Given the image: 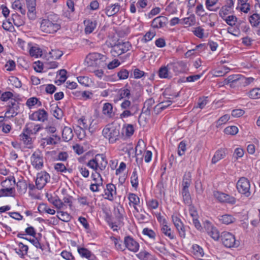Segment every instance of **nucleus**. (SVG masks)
Masks as SVG:
<instances>
[{"instance_id": "1", "label": "nucleus", "mask_w": 260, "mask_h": 260, "mask_svg": "<svg viewBox=\"0 0 260 260\" xmlns=\"http://www.w3.org/2000/svg\"><path fill=\"white\" fill-rule=\"evenodd\" d=\"M107 57L99 53H89L86 57L85 62L88 67H104L107 63Z\"/></svg>"}, {"instance_id": "2", "label": "nucleus", "mask_w": 260, "mask_h": 260, "mask_svg": "<svg viewBox=\"0 0 260 260\" xmlns=\"http://www.w3.org/2000/svg\"><path fill=\"white\" fill-rule=\"evenodd\" d=\"M102 134L110 143H115L119 139V129L112 124L107 125L103 129Z\"/></svg>"}, {"instance_id": "3", "label": "nucleus", "mask_w": 260, "mask_h": 260, "mask_svg": "<svg viewBox=\"0 0 260 260\" xmlns=\"http://www.w3.org/2000/svg\"><path fill=\"white\" fill-rule=\"evenodd\" d=\"M220 238L223 245L228 248L238 247L240 244L239 241L236 240L234 235L228 232L221 233Z\"/></svg>"}, {"instance_id": "4", "label": "nucleus", "mask_w": 260, "mask_h": 260, "mask_svg": "<svg viewBox=\"0 0 260 260\" xmlns=\"http://www.w3.org/2000/svg\"><path fill=\"white\" fill-rule=\"evenodd\" d=\"M40 28L42 31L50 34L56 32L60 28V26L55 21L44 19L41 22Z\"/></svg>"}, {"instance_id": "5", "label": "nucleus", "mask_w": 260, "mask_h": 260, "mask_svg": "<svg viewBox=\"0 0 260 260\" xmlns=\"http://www.w3.org/2000/svg\"><path fill=\"white\" fill-rule=\"evenodd\" d=\"M236 187L240 193L246 197H248L250 196V182L246 178L244 177H241L237 183Z\"/></svg>"}, {"instance_id": "6", "label": "nucleus", "mask_w": 260, "mask_h": 260, "mask_svg": "<svg viewBox=\"0 0 260 260\" xmlns=\"http://www.w3.org/2000/svg\"><path fill=\"white\" fill-rule=\"evenodd\" d=\"M131 47L128 41L119 42L112 47L111 53L113 56H118L128 51Z\"/></svg>"}, {"instance_id": "7", "label": "nucleus", "mask_w": 260, "mask_h": 260, "mask_svg": "<svg viewBox=\"0 0 260 260\" xmlns=\"http://www.w3.org/2000/svg\"><path fill=\"white\" fill-rule=\"evenodd\" d=\"M30 160L31 165L35 169L39 170L43 168L44 157L40 150L34 151L30 156Z\"/></svg>"}, {"instance_id": "8", "label": "nucleus", "mask_w": 260, "mask_h": 260, "mask_svg": "<svg viewBox=\"0 0 260 260\" xmlns=\"http://www.w3.org/2000/svg\"><path fill=\"white\" fill-rule=\"evenodd\" d=\"M50 175L46 171H41L37 175L36 185L38 189H42L50 181Z\"/></svg>"}, {"instance_id": "9", "label": "nucleus", "mask_w": 260, "mask_h": 260, "mask_svg": "<svg viewBox=\"0 0 260 260\" xmlns=\"http://www.w3.org/2000/svg\"><path fill=\"white\" fill-rule=\"evenodd\" d=\"M213 196L219 202L221 203L234 204L236 202V199L234 197L218 191H215L213 192Z\"/></svg>"}, {"instance_id": "10", "label": "nucleus", "mask_w": 260, "mask_h": 260, "mask_svg": "<svg viewBox=\"0 0 260 260\" xmlns=\"http://www.w3.org/2000/svg\"><path fill=\"white\" fill-rule=\"evenodd\" d=\"M26 5L28 9L27 17L31 20L36 18V0H26Z\"/></svg>"}, {"instance_id": "11", "label": "nucleus", "mask_w": 260, "mask_h": 260, "mask_svg": "<svg viewBox=\"0 0 260 260\" xmlns=\"http://www.w3.org/2000/svg\"><path fill=\"white\" fill-rule=\"evenodd\" d=\"M124 244L125 247L129 250L134 252H137L139 248L138 243L130 236H126L124 238Z\"/></svg>"}, {"instance_id": "12", "label": "nucleus", "mask_w": 260, "mask_h": 260, "mask_svg": "<svg viewBox=\"0 0 260 260\" xmlns=\"http://www.w3.org/2000/svg\"><path fill=\"white\" fill-rule=\"evenodd\" d=\"M120 8V5L116 3L107 5L103 11L107 16L111 17L116 15L119 11Z\"/></svg>"}, {"instance_id": "13", "label": "nucleus", "mask_w": 260, "mask_h": 260, "mask_svg": "<svg viewBox=\"0 0 260 260\" xmlns=\"http://www.w3.org/2000/svg\"><path fill=\"white\" fill-rule=\"evenodd\" d=\"M172 221L178 231L179 235L182 238L185 237V228L181 219L176 215H172Z\"/></svg>"}, {"instance_id": "14", "label": "nucleus", "mask_w": 260, "mask_h": 260, "mask_svg": "<svg viewBox=\"0 0 260 260\" xmlns=\"http://www.w3.org/2000/svg\"><path fill=\"white\" fill-rule=\"evenodd\" d=\"M47 118L48 113L44 109H39L31 115V119L34 120L44 122Z\"/></svg>"}, {"instance_id": "15", "label": "nucleus", "mask_w": 260, "mask_h": 260, "mask_svg": "<svg viewBox=\"0 0 260 260\" xmlns=\"http://www.w3.org/2000/svg\"><path fill=\"white\" fill-rule=\"evenodd\" d=\"M116 190L115 186L112 184H108L106 186V189H105V195L106 196L105 199L110 201H113L114 196L116 194Z\"/></svg>"}, {"instance_id": "16", "label": "nucleus", "mask_w": 260, "mask_h": 260, "mask_svg": "<svg viewBox=\"0 0 260 260\" xmlns=\"http://www.w3.org/2000/svg\"><path fill=\"white\" fill-rule=\"evenodd\" d=\"M41 128V126L39 124H36L33 122H29L25 125L24 132H25L27 134L33 135L37 134Z\"/></svg>"}, {"instance_id": "17", "label": "nucleus", "mask_w": 260, "mask_h": 260, "mask_svg": "<svg viewBox=\"0 0 260 260\" xmlns=\"http://www.w3.org/2000/svg\"><path fill=\"white\" fill-rule=\"evenodd\" d=\"M168 19L164 16H158L155 18L152 21L151 25L153 28H159L164 27L167 23Z\"/></svg>"}, {"instance_id": "18", "label": "nucleus", "mask_w": 260, "mask_h": 260, "mask_svg": "<svg viewBox=\"0 0 260 260\" xmlns=\"http://www.w3.org/2000/svg\"><path fill=\"white\" fill-rule=\"evenodd\" d=\"M85 25V32L86 34L91 33L95 29L96 26V22L95 20H91L89 19L85 20L84 21Z\"/></svg>"}, {"instance_id": "19", "label": "nucleus", "mask_w": 260, "mask_h": 260, "mask_svg": "<svg viewBox=\"0 0 260 260\" xmlns=\"http://www.w3.org/2000/svg\"><path fill=\"white\" fill-rule=\"evenodd\" d=\"M78 251L83 257H86L88 260H96L94 255L86 248H79L78 249Z\"/></svg>"}, {"instance_id": "20", "label": "nucleus", "mask_w": 260, "mask_h": 260, "mask_svg": "<svg viewBox=\"0 0 260 260\" xmlns=\"http://www.w3.org/2000/svg\"><path fill=\"white\" fill-rule=\"evenodd\" d=\"M226 149L224 148H221L216 151L212 159V163L216 164L219 160L223 158L226 155Z\"/></svg>"}, {"instance_id": "21", "label": "nucleus", "mask_w": 260, "mask_h": 260, "mask_svg": "<svg viewBox=\"0 0 260 260\" xmlns=\"http://www.w3.org/2000/svg\"><path fill=\"white\" fill-rule=\"evenodd\" d=\"M62 139L64 141L68 142L73 137V133L71 127L65 126L62 133Z\"/></svg>"}, {"instance_id": "22", "label": "nucleus", "mask_w": 260, "mask_h": 260, "mask_svg": "<svg viewBox=\"0 0 260 260\" xmlns=\"http://www.w3.org/2000/svg\"><path fill=\"white\" fill-rule=\"evenodd\" d=\"M241 78V75H233L229 76L225 81L227 83H230V86H232L234 84H240Z\"/></svg>"}, {"instance_id": "23", "label": "nucleus", "mask_w": 260, "mask_h": 260, "mask_svg": "<svg viewBox=\"0 0 260 260\" xmlns=\"http://www.w3.org/2000/svg\"><path fill=\"white\" fill-rule=\"evenodd\" d=\"M154 103V100L153 98H149L147 100L144 104L142 112L146 114H149L150 111Z\"/></svg>"}, {"instance_id": "24", "label": "nucleus", "mask_w": 260, "mask_h": 260, "mask_svg": "<svg viewBox=\"0 0 260 260\" xmlns=\"http://www.w3.org/2000/svg\"><path fill=\"white\" fill-rule=\"evenodd\" d=\"M23 4L20 0L15 1L12 5V8L14 10L20 11V12L23 15L26 13L25 9L23 8Z\"/></svg>"}, {"instance_id": "25", "label": "nucleus", "mask_w": 260, "mask_h": 260, "mask_svg": "<svg viewBox=\"0 0 260 260\" xmlns=\"http://www.w3.org/2000/svg\"><path fill=\"white\" fill-rule=\"evenodd\" d=\"M12 20L14 24L17 27L22 26L25 23L24 19L17 14L12 15Z\"/></svg>"}, {"instance_id": "26", "label": "nucleus", "mask_w": 260, "mask_h": 260, "mask_svg": "<svg viewBox=\"0 0 260 260\" xmlns=\"http://www.w3.org/2000/svg\"><path fill=\"white\" fill-rule=\"evenodd\" d=\"M78 124L80 129H87L88 127L91 125V122L90 119H87L84 117L80 118L78 121Z\"/></svg>"}, {"instance_id": "27", "label": "nucleus", "mask_w": 260, "mask_h": 260, "mask_svg": "<svg viewBox=\"0 0 260 260\" xmlns=\"http://www.w3.org/2000/svg\"><path fill=\"white\" fill-rule=\"evenodd\" d=\"M191 176L190 173L188 172L185 174L182 182V190H188V188L191 182Z\"/></svg>"}, {"instance_id": "28", "label": "nucleus", "mask_w": 260, "mask_h": 260, "mask_svg": "<svg viewBox=\"0 0 260 260\" xmlns=\"http://www.w3.org/2000/svg\"><path fill=\"white\" fill-rule=\"evenodd\" d=\"M46 145H55L60 140V138L56 134H53L52 136L43 139Z\"/></svg>"}, {"instance_id": "29", "label": "nucleus", "mask_w": 260, "mask_h": 260, "mask_svg": "<svg viewBox=\"0 0 260 260\" xmlns=\"http://www.w3.org/2000/svg\"><path fill=\"white\" fill-rule=\"evenodd\" d=\"M103 113L107 117H112L113 115L112 105L109 103L104 104L103 107Z\"/></svg>"}, {"instance_id": "30", "label": "nucleus", "mask_w": 260, "mask_h": 260, "mask_svg": "<svg viewBox=\"0 0 260 260\" xmlns=\"http://www.w3.org/2000/svg\"><path fill=\"white\" fill-rule=\"evenodd\" d=\"M219 220L223 224H229L235 221V218L229 214H225L219 216Z\"/></svg>"}, {"instance_id": "31", "label": "nucleus", "mask_w": 260, "mask_h": 260, "mask_svg": "<svg viewBox=\"0 0 260 260\" xmlns=\"http://www.w3.org/2000/svg\"><path fill=\"white\" fill-rule=\"evenodd\" d=\"M97 157L98 158V167L99 170L103 171L105 169L107 165V161L106 160L105 157L103 154H97Z\"/></svg>"}, {"instance_id": "32", "label": "nucleus", "mask_w": 260, "mask_h": 260, "mask_svg": "<svg viewBox=\"0 0 260 260\" xmlns=\"http://www.w3.org/2000/svg\"><path fill=\"white\" fill-rule=\"evenodd\" d=\"M128 198L129 201V204H133L135 209L138 212L136 205H138L140 203L139 198L135 193H129Z\"/></svg>"}, {"instance_id": "33", "label": "nucleus", "mask_w": 260, "mask_h": 260, "mask_svg": "<svg viewBox=\"0 0 260 260\" xmlns=\"http://www.w3.org/2000/svg\"><path fill=\"white\" fill-rule=\"evenodd\" d=\"M249 21L253 27L257 26L260 23V16L257 13H254L249 17Z\"/></svg>"}, {"instance_id": "34", "label": "nucleus", "mask_w": 260, "mask_h": 260, "mask_svg": "<svg viewBox=\"0 0 260 260\" xmlns=\"http://www.w3.org/2000/svg\"><path fill=\"white\" fill-rule=\"evenodd\" d=\"M145 150V145L144 142L142 140H139L135 148L136 155H141Z\"/></svg>"}, {"instance_id": "35", "label": "nucleus", "mask_w": 260, "mask_h": 260, "mask_svg": "<svg viewBox=\"0 0 260 260\" xmlns=\"http://www.w3.org/2000/svg\"><path fill=\"white\" fill-rule=\"evenodd\" d=\"M16 187L20 193H25L27 190V184L26 181L23 179L19 180L16 183Z\"/></svg>"}, {"instance_id": "36", "label": "nucleus", "mask_w": 260, "mask_h": 260, "mask_svg": "<svg viewBox=\"0 0 260 260\" xmlns=\"http://www.w3.org/2000/svg\"><path fill=\"white\" fill-rule=\"evenodd\" d=\"M161 231L162 233L169 239H173L174 238L173 233L172 232L171 228L167 224L162 225Z\"/></svg>"}, {"instance_id": "37", "label": "nucleus", "mask_w": 260, "mask_h": 260, "mask_svg": "<svg viewBox=\"0 0 260 260\" xmlns=\"http://www.w3.org/2000/svg\"><path fill=\"white\" fill-rule=\"evenodd\" d=\"M15 251L19 255L23 256V255L27 254L28 251V247L27 246L20 242L18 244V249L15 248Z\"/></svg>"}, {"instance_id": "38", "label": "nucleus", "mask_w": 260, "mask_h": 260, "mask_svg": "<svg viewBox=\"0 0 260 260\" xmlns=\"http://www.w3.org/2000/svg\"><path fill=\"white\" fill-rule=\"evenodd\" d=\"M29 54L31 56L39 57L42 56V50L37 46H32L29 49Z\"/></svg>"}, {"instance_id": "39", "label": "nucleus", "mask_w": 260, "mask_h": 260, "mask_svg": "<svg viewBox=\"0 0 260 260\" xmlns=\"http://www.w3.org/2000/svg\"><path fill=\"white\" fill-rule=\"evenodd\" d=\"M196 23V18L194 15H191L189 17L181 19V23L188 26L192 25Z\"/></svg>"}, {"instance_id": "40", "label": "nucleus", "mask_w": 260, "mask_h": 260, "mask_svg": "<svg viewBox=\"0 0 260 260\" xmlns=\"http://www.w3.org/2000/svg\"><path fill=\"white\" fill-rule=\"evenodd\" d=\"M49 54L52 58L58 59L62 56L63 53L62 51L58 49H52L51 51L49 52Z\"/></svg>"}, {"instance_id": "41", "label": "nucleus", "mask_w": 260, "mask_h": 260, "mask_svg": "<svg viewBox=\"0 0 260 260\" xmlns=\"http://www.w3.org/2000/svg\"><path fill=\"white\" fill-rule=\"evenodd\" d=\"M57 214V217L64 222H69L71 219L70 215L66 212L58 211Z\"/></svg>"}, {"instance_id": "42", "label": "nucleus", "mask_w": 260, "mask_h": 260, "mask_svg": "<svg viewBox=\"0 0 260 260\" xmlns=\"http://www.w3.org/2000/svg\"><path fill=\"white\" fill-rule=\"evenodd\" d=\"M87 166L92 169L95 172L98 171V158L97 157L96 155L94 158L90 160L87 162Z\"/></svg>"}, {"instance_id": "43", "label": "nucleus", "mask_w": 260, "mask_h": 260, "mask_svg": "<svg viewBox=\"0 0 260 260\" xmlns=\"http://www.w3.org/2000/svg\"><path fill=\"white\" fill-rule=\"evenodd\" d=\"M131 182L133 187L136 188L138 186V176L136 169H135L133 171L132 175L131 178Z\"/></svg>"}, {"instance_id": "44", "label": "nucleus", "mask_w": 260, "mask_h": 260, "mask_svg": "<svg viewBox=\"0 0 260 260\" xmlns=\"http://www.w3.org/2000/svg\"><path fill=\"white\" fill-rule=\"evenodd\" d=\"M182 193L184 203L188 206L191 205V199L188 190H182Z\"/></svg>"}, {"instance_id": "45", "label": "nucleus", "mask_w": 260, "mask_h": 260, "mask_svg": "<svg viewBox=\"0 0 260 260\" xmlns=\"http://www.w3.org/2000/svg\"><path fill=\"white\" fill-rule=\"evenodd\" d=\"M137 256L141 260H151L152 258L151 254L145 250L140 252Z\"/></svg>"}, {"instance_id": "46", "label": "nucleus", "mask_w": 260, "mask_h": 260, "mask_svg": "<svg viewBox=\"0 0 260 260\" xmlns=\"http://www.w3.org/2000/svg\"><path fill=\"white\" fill-rule=\"evenodd\" d=\"M184 63L183 62H179L174 64H170V66H172L173 70L176 73H180L184 71L183 67Z\"/></svg>"}, {"instance_id": "47", "label": "nucleus", "mask_w": 260, "mask_h": 260, "mask_svg": "<svg viewBox=\"0 0 260 260\" xmlns=\"http://www.w3.org/2000/svg\"><path fill=\"white\" fill-rule=\"evenodd\" d=\"M248 96L252 99H260V88H253L248 93Z\"/></svg>"}, {"instance_id": "48", "label": "nucleus", "mask_w": 260, "mask_h": 260, "mask_svg": "<svg viewBox=\"0 0 260 260\" xmlns=\"http://www.w3.org/2000/svg\"><path fill=\"white\" fill-rule=\"evenodd\" d=\"M131 95L130 90L126 88L121 89L119 91V96L120 99H129L130 98Z\"/></svg>"}, {"instance_id": "49", "label": "nucleus", "mask_w": 260, "mask_h": 260, "mask_svg": "<svg viewBox=\"0 0 260 260\" xmlns=\"http://www.w3.org/2000/svg\"><path fill=\"white\" fill-rule=\"evenodd\" d=\"M208 234L214 240H218L220 237L218 231L215 228H211L208 232Z\"/></svg>"}, {"instance_id": "50", "label": "nucleus", "mask_w": 260, "mask_h": 260, "mask_svg": "<svg viewBox=\"0 0 260 260\" xmlns=\"http://www.w3.org/2000/svg\"><path fill=\"white\" fill-rule=\"evenodd\" d=\"M52 114L53 116L58 119H60L63 116V112L61 109L57 106H55L54 108H52Z\"/></svg>"}, {"instance_id": "51", "label": "nucleus", "mask_w": 260, "mask_h": 260, "mask_svg": "<svg viewBox=\"0 0 260 260\" xmlns=\"http://www.w3.org/2000/svg\"><path fill=\"white\" fill-rule=\"evenodd\" d=\"M172 104L171 101L162 102L154 107V110H160V111L166 109Z\"/></svg>"}, {"instance_id": "52", "label": "nucleus", "mask_w": 260, "mask_h": 260, "mask_svg": "<svg viewBox=\"0 0 260 260\" xmlns=\"http://www.w3.org/2000/svg\"><path fill=\"white\" fill-rule=\"evenodd\" d=\"M238 132V128L236 126H231L224 129V133L227 135H235Z\"/></svg>"}, {"instance_id": "53", "label": "nucleus", "mask_w": 260, "mask_h": 260, "mask_svg": "<svg viewBox=\"0 0 260 260\" xmlns=\"http://www.w3.org/2000/svg\"><path fill=\"white\" fill-rule=\"evenodd\" d=\"M164 67L160 68L158 72V75L160 78H167L169 77V71L168 67Z\"/></svg>"}, {"instance_id": "54", "label": "nucleus", "mask_w": 260, "mask_h": 260, "mask_svg": "<svg viewBox=\"0 0 260 260\" xmlns=\"http://www.w3.org/2000/svg\"><path fill=\"white\" fill-rule=\"evenodd\" d=\"M79 83L84 86H89L90 81L88 77L86 76H80L77 78Z\"/></svg>"}, {"instance_id": "55", "label": "nucleus", "mask_w": 260, "mask_h": 260, "mask_svg": "<svg viewBox=\"0 0 260 260\" xmlns=\"http://www.w3.org/2000/svg\"><path fill=\"white\" fill-rule=\"evenodd\" d=\"M29 134H27L25 132H23V133L19 136L20 139L21 140L23 141V142L26 144H30V142L31 141V138L28 136Z\"/></svg>"}, {"instance_id": "56", "label": "nucleus", "mask_w": 260, "mask_h": 260, "mask_svg": "<svg viewBox=\"0 0 260 260\" xmlns=\"http://www.w3.org/2000/svg\"><path fill=\"white\" fill-rule=\"evenodd\" d=\"M38 103H39V106L41 105V102L39 101L37 98H30L27 100L26 102V105L29 107H31L36 104H38Z\"/></svg>"}, {"instance_id": "57", "label": "nucleus", "mask_w": 260, "mask_h": 260, "mask_svg": "<svg viewBox=\"0 0 260 260\" xmlns=\"http://www.w3.org/2000/svg\"><path fill=\"white\" fill-rule=\"evenodd\" d=\"M144 235L147 236L150 238L154 239L156 237L155 233L152 230L148 228H145L143 230Z\"/></svg>"}, {"instance_id": "58", "label": "nucleus", "mask_w": 260, "mask_h": 260, "mask_svg": "<svg viewBox=\"0 0 260 260\" xmlns=\"http://www.w3.org/2000/svg\"><path fill=\"white\" fill-rule=\"evenodd\" d=\"M192 248L194 254L197 256H203L204 252L203 249L198 245H193Z\"/></svg>"}, {"instance_id": "59", "label": "nucleus", "mask_w": 260, "mask_h": 260, "mask_svg": "<svg viewBox=\"0 0 260 260\" xmlns=\"http://www.w3.org/2000/svg\"><path fill=\"white\" fill-rule=\"evenodd\" d=\"M186 144L184 141H181L178 147V154L179 156L183 155L186 150Z\"/></svg>"}, {"instance_id": "60", "label": "nucleus", "mask_w": 260, "mask_h": 260, "mask_svg": "<svg viewBox=\"0 0 260 260\" xmlns=\"http://www.w3.org/2000/svg\"><path fill=\"white\" fill-rule=\"evenodd\" d=\"M52 204L58 209H65V208H63L62 201L58 198H56V199H52Z\"/></svg>"}, {"instance_id": "61", "label": "nucleus", "mask_w": 260, "mask_h": 260, "mask_svg": "<svg viewBox=\"0 0 260 260\" xmlns=\"http://www.w3.org/2000/svg\"><path fill=\"white\" fill-rule=\"evenodd\" d=\"M254 80V79L252 77L246 78L242 76L240 84H242L243 86H246L253 82Z\"/></svg>"}, {"instance_id": "62", "label": "nucleus", "mask_w": 260, "mask_h": 260, "mask_svg": "<svg viewBox=\"0 0 260 260\" xmlns=\"http://www.w3.org/2000/svg\"><path fill=\"white\" fill-rule=\"evenodd\" d=\"M54 169L57 172L66 173L67 171L66 166L62 163H56L55 164Z\"/></svg>"}, {"instance_id": "63", "label": "nucleus", "mask_w": 260, "mask_h": 260, "mask_svg": "<svg viewBox=\"0 0 260 260\" xmlns=\"http://www.w3.org/2000/svg\"><path fill=\"white\" fill-rule=\"evenodd\" d=\"M103 186V183L99 180L98 183H93L90 186V189L93 192H96L100 190V187Z\"/></svg>"}, {"instance_id": "64", "label": "nucleus", "mask_w": 260, "mask_h": 260, "mask_svg": "<svg viewBox=\"0 0 260 260\" xmlns=\"http://www.w3.org/2000/svg\"><path fill=\"white\" fill-rule=\"evenodd\" d=\"M193 33L194 35L199 38H203L204 37V29L201 27L195 28Z\"/></svg>"}]
</instances>
